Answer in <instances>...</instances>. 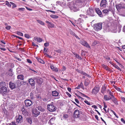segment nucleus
<instances>
[{
  "label": "nucleus",
  "instance_id": "nucleus-1",
  "mask_svg": "<svg viewBox=\"0 0 125 125\" xmlns=\"http://www.w3.org/2000/svg\"><path fill=\"white\" fill-rule=\"evenodd\" d=\"M70 6L68 5V6H69V7L71 9L72 11L76 12L78 10V9L77 8V5L76 4L73 2H72L70 3Z\"/></svg>",
  "mask_w": 125,
  "mask_h": 125
},
{
  "label": "nucleus",
  "instance_id": "nucleus-2",
  "mask_svg": "<svg viewBox=\"0 0 125 125\" xmlns=\"http://www.w3.org/2000/svg\"><path fill=\"white\" fill-rule=\"evenodd\" d=\"M94 30L97 31L100 30L102 29V23L101 22H99L95 24L94 25Z\"/></svg>",
  "mask_w": 125,
  "mask_h": 125
},
{
  "label": "nucleus",
  "instance_id": "nucleus-3",
  "mask_svg": "<svg viewBox=\"0 0 125 125\" xmlns=\"http://www.w3.org/2000/svg\"><path fill=\"white\" fill-rule=\"evenodd\" d=\"M48 110L51 112H53L56 110V108L54 105L52 104H48L47 105Z\"/></svg>",
  "mask_w": 125,
  "mask_h": 125
},
{
  "label": "nucleus",
  "instance_id": "nucleus-4",
  "mask_svg": "<svg viewBox=\"0 0 125 125\" xmlns=\"http://www.w3.org/2000/svg\"><path fill=\"white\" fill-rule=\"evenodd\" d=\"M87 12L89 15L93 16L94 14V10L92 9V7H90L87 10Z\"/></svg>",
  "mask_w": 125,
  "mask_h": 125
},
{
  "label": "nucleus",
  "instance_id": "nucleus-5",
  "mask_svg": "<svg viewBox=\"0 0 125 125\" xmlns=\"http://www.w3.org/2000/svg\"><path fill=\"white\" fill-rule=\"evenodd\" d=\"M0 93L4 95L7 93V88L5 86L1 87L0 88Z\"/></svg>",
  "mask_w": 125,
  "mask_h": 125
},
{
  "label": "nucleus",
  "instance_id": "nucleus-6",
  "mask_svg": "<svg viewBox=\"0 0 125 125\" xmlns=\"http://www.w3.org/2000/svg\"><path fill=\"white\" fill-rule=\"evenodd\" d=\"M116 7L118 10L122 8H125V4L121 2L120 4L116 5Z\"/></svg>",
  "mask_w": 125,
  "mask_h": 125
},
{
  "label": "nucleus",
  "instance_id": "nucleus-7",
  "mask_svg": "<svg viewBox=\"0 0 125 125\" xmlns=\"http://www.w3.org/2000/svg\"><path fill=\"white\" fill-rule=\"evenodd\" d=\"M99 88L95 86L93 89L92 93L93 94L96 95L99 91Z\"/></svg>",
  "mask_w": 125,
  "mask_h": 125
},
{
  "label": "nucleus",
  "instance_id": "nucleus-8",
  "mask_svg": "<svg viewBox=\"0 0 125 125\" xmlns=\"http://www.w3.org/2000/svg\"><path fill=\"white\" fill-rule=\"evenodd\" d=\"M32 115L35 117H36L39 114L40 112L36 109H33L32 110Z\"/></svg>",
  "mask_w": 125,
  "mask_h": 125
},
{
  "label": "nucleus",
  "instance_id": "nucleus-9",
  "mask_svg": "<svg viewBox=\"0 0 125 125\" xmlns=\"http://www.w3.org/2000/svg\"><path fill=\"white\" fill-rule=\"evenodd\" d=\"M107 5V2L106 0H102L101 2L100 6L101 7L104 8Z\"/></svg>",
  "mask_w": 125,
  "mask_h": 125
},
{
  "label": "nucleus",
  "instance_id": "nucleus-10",
  "mask_svg": "<svg viewBox=\"0 0 125 125\" xmlns=\"http://www.w3.org/2000/svg\"><path fill=\"white\" fill-rule=\"evenodd\" d=\"M25 105L27 107L31 106L32 104V102L31 100L28 99L25 100Z\"/></svg>",
  "mask_w": 125,
  "mask_h": 125
},
{
  "label": "nucleus",
  "instance_id": "nucleus-11",
  "mask_svg": "<svg viewBox=\"0 0 125 125\" xmlns=\"http://www.w3.org/2000/svg\"><path fill=\"white\" fill-rule=\"evenodd\" d=\"M80 43L81 44L86 47L87 48L90 49V46L89 44L85 41L83 40H81L80 41Z\"/></svg>",
  "mask_w": 125,
  "mask_h": 125
},
{
  "label": "nucleus",
  "instance_id": "nucleus-12",
  "mask_svg": "<svg viewBox=\"0 0 125 125\" xmlns=\"http://www.w3.org/2000/svg\"><path fill=\"white\" fill-rule=\"evenodd\" d=\"M23 118L21 115H19L17 118L16 119V123H21L23 121Z\"/></svg>",
  "mask_w": 125,
  "mask_h": 125
},
{
  "label": "nucleus",
  "instance_id": "nucleus-13",
  "mask_svg": "<svg viewBox=\"0 0 125 125\" xmlns=\"http://www.w3.org/2000/svg\"><path fill=\"white\" fill-rule=\"evenodd\" d=\"M17 84V83H15V84L10 82L9 83L10 87L11 89H14L15 88L16 86L17 87V86H16Z\"/></svg>",
  "mask_w": 125,
  "mask_h": 125
},
{
  "label": "nucleus",
  "instance_id": "nucleus-14",
  "mask_svg": "<svg viewBox=\"0 0 125 125\" xmlns=\"http://www.w3.org/2000/svg\"><path fill=\"white\" fill-rule=\"evenodd\" d=\"M29 83L31 86H34L35 83L34 80L31 78L29 79L28 81Z\"/></svg>",
  "mask_w": 125,
  "mask_h": 125
},
{
  "label": "nucleus",
  "instance_id": "nucleus-15",
  "mask_svg": "<svg viewBox=\"0 0 125 125\" xmlns=\"http://www.w3.org/2000/svg\"><path fill=\"white\" fill-rule=\"evenodd\" d=\"M81 113V112L78 110H75L74 112V114L76 117H78L79 116Z\"/></svg>",
  "mask_w": 125,
  "mask_h": 125
},
{
  "label": "nucleus",
  "instance_id": "nucleus-16",
  "mask_svg": "<svg viewBox=\"0 0 125 125\" xmlns=\"http://www.w3.org/2000/svg\"><path fill=\"white\" fill-rule=\"evenodd\" d=\"M26 121L30 125H31L32 123V118L31 117H28L26 118Z\"/></svg>",
  "mask_w": 125,
  "mask_h": 125
},
{
  "label": "nucleus",
  "instance_id": "nucleus-17",
  "mask_svg": "<svg viewBox=\"0 0 125 125\" xmlns=\"http://www.w3.org/2000/svg\"><path fill=\"white\" fill-rule=\"evenodd\" d=\"M34 40L39 42H41L42 40V39L38 37H35L34 38Z\"/></svg>",
  "mask_w": 125,
  "mask_h": 125
},
{
  "label": "nucleus",
  "instance_id": "nucleus-18",
  "mask_svg": "<svg viewBox=\"0 0 125 125\" xmlns=\"http://www.w3.org/2000/svg\"><path fill=\"white\" fill-rule=\"evenodd\" d=\"M111 99V97L110 96H108L107 95H105L104 98V99L105 101H108Z\"/></svg>",
  "mask_w": 125,
  "mask_h": 125
},
{
  "label": "nucleus",
  "instance_id": "nucleus-19",
  "mask_svg": "<svg viewBox=\"0 0 125 125\" xmlns=\"http://www.w3.org/2000/svg\"><path fill=\"white\" fill-rule=\"evenodd\" d=\"M95 10L99 16L102 15V13L100 9L98 8H96L95 9Z\"/></svg>",
  "mask_w": 125,
  "mask_h": 125
},
{
  "label": "nucleus",
  "instance_id": "nucleus-20",
  "mask_svg": "<svg viewBox=\"0 0 125 125\" xmlns=\"http://www.w3.org/2000/svg\"><path fill=\"white\" fill-rule=\"evenodd\" d=\"M55 117H53L49 121V123L51 125L53 124L54 121L55 120Z\"/></svg>",
  "mask_w": 125,
  "mask_h": 125
},
{
  "label": "nucleus",
  "instance_id": "nucleus-21",
  "mask_svg": "<svg viewBox=\"0 0 125 125\" xmlns=\"http://www.w3.org/2000/svg\"><path fill=\"white\" fill-rule=\"evenodd\" d=\"M50 68L52 71H53L55 72H58V69L56 67H54L52 65H50Z\"/></svg>",
  "mask_w": 125,
  "mask_h": 125
},
{
  "label": "nucleus",
  "instance_id": "nucleus-22",
  "mask_svg": "<svg viewBox=\"0 0 125 125\" xmlns=\"http://www.w3.org/2000/svg\"><path fill=\"white\" fill-rule=\"evenodd\" d=\"M52 95L53 96H58V93L56 91H53L52 92Z\"/></svg>",
  "mask_w": 125,
  "mask_h": 125
},
{
  "label": "nucleus",
  "instance_id": "nucleus-23",
  "mask_svg": "<svg viewBox=\"0 0 125 125\" xmlns=\"http://www.w3.org/2000/svg\"><path fill=\"white\" fill-rule=\"evenodd\" d=\"M111 98V99H112V101L113 102L116 104H118L116 98H115L114 96L112 97Z\"/></svg>",
  "mask_w": 125,
  "mask_h": 125
},
{
  "label": "nucleus",
  "instance_id": "nucleus-24",
  "mask_svg": "<svg viewBox=\"0 0 125 125\" xmlns=\"http://www.w3.org/2000/svg\"><path fill=\"white\" fill-rule=\"evenodd\" d=\"M36 58L39 62L43 64H44V62L40 58L38 57H36Z\"/></svg>",
  "mask_w": 125,
  "mask_h": 125
},
{
  "label": "nucleus",
  "instance_id": "nucleus-25",
  "mask_svg": "<svg viewBox=\"0 0 125 125\" xmlns=\"http://www.w3.org/2000/svg\"><path fill=\"white\" fill-rule=\"evenodd\" d=\"M24 76L22 75H18L17 76V78L21 80H23L24 79Z\"/></svg>",
  "mask_w": 125,
  "mask_h": 125
},
{
  "label": "nucleus",
  "instance_id": "nucleus-26",
  "mask_svg": "<svg viewBox=\"0 0 125 125\" xmlns=\"http://www.w3.org/2000/svg\"><path fill=\"white\" fill-rule=\"evenodd\" d=\"M6 85L5 83L4 82H0V87L5 86Z\"/></svg>",
  "mask_w": 125,
  "mask_h": 125
},
{
  "label": "nucleus",
  "instance_id": "nucleus-27",
  "mask_svg": "<svg viewBox=\"0 0 125 125\" xmlns=\"http://www.w3.org/2000/svg\"><path fill=\"white\" fill-rule=\"evenodd\" d=\"M106 89V87L105 86H103L102 88V90H101V93H104L105 91V90Z\"/></svg>",
  "mask_w": 125,
  "mask_h": 125
},
{
  "label": "nucleus",
  "instance_id": "nucleus-28",
  "mask_svg": "<svg viewBox=\"0 0 125 125\" xmlns=\"http://www.w3.org/2000/svg\"><path fill=\"white\" fill-rule=\"evenodd\" d=\"M82 22V21H81V19L79 18V19L78 20L75 21V23H77V24H80Z\"/></svg>",
  "mask_w": 125,
  "mask_h": 125
},
{
  "label": "nucleus",
  "instance_id": "nucleus-29",
  "mask_svg": "<svg viewBox=\"0 0 125 125\" xmlns=\"http://www.w3.org/2000/svg\"><path fill=\"white\" fill-rule=\"evenodd\" d=\"M37 21L40 24H41L42 25H44V23L43 22H42V21L41 20H37Z\"/></svg>",
  "mask_w": 125,
  "mask_h": 125
},
{
  "label": "nucleus",
  "instance_id": "nucleus-30",
  "mask_svg": "<svg viewBox=\"0 0 125 125\" xmlns=\"http://www.w3.org/2000/svg\"><path fill=\"white\" fill-rule=\"evenodd\" d=\"M54 27V25L51 22L49 24H48V28H53Z\"/></svg>",
  "mask_w": 125,
  "mask_h": 125
},
{
  "label": "nucleus",
  "instance_id": "nucleus-31",
  "mask_svg": "<svg viewBox=\"0 0 125 125\" xmlns=\"http://www.w3.org/2000/svg\"><path fill=\"white\" fill-rule=\"evenodd\" d=\"M104 69H105L106 70H109V68L108 67L105 65L104 64H103L102 65Z\"/></svg>",
  "mask_w": 125,
  "mask_h": 125
},
{
  "label": "nucleus",
  "instance_id": "nucleus-32",
  "mask_svg": "<svg viewBox=\"0 0 125 125\" xmlns=\"http://www.w3.org/2000/svg\"><path fill=\"white\" fill-rule=\"evenodd\" d=\"M109 11V10L106 9L102 11L103 13L106 14H108Z\"/></svg>",
  "mask_w": 125,
  "mask_h": 125
},
{
  "label": "nucleus",
  "instance_id": "nucleus-33",
  "mask_svg": "<svg viewBox=\"0 0 125 125\" xmlns=\"http://www.w3.org/2000/svg\"><path fill=\"white\" fill-rule=\"evenodd\" d=\"M50 16L52 18L54 19H56L58 18V17L57 16L54 15H50Z\"/></svg>",
  "mask_w": 125,
  "mask_h": 125
},
{
  "label": "nucleus",
  "instance_id": "nucleus-34",
  "mask_svg": "<svg viewBox=\"0 0 125 125\" xmlns=\"http://www.w3.org/2000/svg\"><path fill=\"white\" fill-rule=\"evenodd\" d=\"M75 57L77 58L80 60H81L82 59L81 57L80 56L77 54H75Z\"/></svg>",
  "mask_w": 125,
  "mask_h": 125
},
{
  "label": "nucleus",
  "instance_id": "nucleus-35",
  "mask_svg": "<svg viewBox=\"0 0 125 125\" xmlns=\"http://www.w3.org/2000/svg\"><path fill=\"white\" fill-rule=\"evenodd\" d=\"M114 67L119 70L121 71V69L117 65L115 64L114 65Z\"/></svg>",
  "mask_w": 125,
  "mask_h": 125
},
{
  "label": "nucleus",
  "instance_id": "nucleus-36",
  "mask_svg": "<svg viewBox=\"0 0 125 125\" xmlns=\"http://www.w3.org/2000/svg\"><path fill=\"white\" fill-rule=\"evenodd\" d=\"M26 83V81H23L21 82V85H25Z\"/></svg>",
  "mask_w": 125,
  "mask_h": 125
},
{
  "label": "nucleus",
  "instance_id": "nucleus-37",
  "mask_svg": "<svg viewBox=\"0 0 125 125\" xmlns=\"http://www.w3.org/2000/svg\"><path fill=\"white\" fill-rule=\"evenodd\" d=\"M17 34L18 35H20L21 36H23V33L20 32V31H17Z\"/></svg>",
  "mask_w": 125,
  "mask_h": 125
},
{
  "label": "nucleus",
  "instance_id": "nucleus-38",
  "mask_svg": "<svg viewBox=\"0 0 125 125\" xmlns=\"http://www.w3.org/2000/svg\"><path fill=\"white\" fill-rule=\"evenodd\" d=\"M80 87L81 88L83 89H84L83 85L82 83H81L79 85Z\"/></svg>",
  "mask_w": 125,
  "mask_h": 125
},
{
  "label": "nucleus",
  "instance_id": "nucleus-39",
  "mask_svg": "<svg viewBox=\"0 0 125 125\" xmlns=\"http://www.w3.org/2000/svg\"><path fill=\"white\" fill-rule=\"evenodd\" d=\"M6 5H7L9 7H11V4H10L9 2L8 1H6Z\"/></svg>",
  "mask_w": 125,
  "mask_h": 125
},
{
  "label": "nucleus",
  "instance_id": "nucleus-40",
  "mask_svg": "<svg viewBox=\"0 0 125 125\" xmlns=\"http://www.w3.org/2000/svg\"><path fill=\"white\" fill-rule=\"evenodd\" d=\"M115 88L118 91H119L120 92V91H121V89L120 88H119L117 86L115 87Z\"/></svg>",
  "mask_w": 125,
  "mask_h": 125
},
{
  "label": "nucleus",
  "instance_id": "nucleus-41",
  "mask_svg": "<svg viewBox=\"0 0 125 125\" xmlns=\"http://www.w3.org/2000/svg\"><path fill=\"white\" fill-rule=\"evenodd\" d=\"M121 98L122 101L124 103H125V97H121Z\"/></svg>",
  "mask_w": 125,
  "mask_h": 125
},
{
  "label": "nucleus",
  "instance_id": "nucleus-42",
  "mask_svg": "<svg viewBox=\"0 0 125 125\" xmlns=\"http://www.w3.org/2000/svg\"><path fill=\"white\" fill-rule=\"evenodd\" d=\"M25 37L27 39H29L30 36L29 35L27 34H25L24 35Z\"/></svg>",
  "mask_w": 125,
  "mask_h": 125
},
{
  "label": "nucleus",
  "instance_id": "nucleus-43",
  "mask_svg": "<svg viewBox=\"0 0 125 125\" xmlns=\"http://www.w3.org/2000/svg\"><path fill=\"white\" fill-rule=\"evenodd\" d=\"M51 117L52 115H48L46 118V120L47 121Z\"/></svg>",
  "mask_w": 125,
  "mask_h": 125
},
{
  "label": "nucleus",
  "instance_id": "nucleus-44",
  "mask_svg": "<svg viewBox=\"0 0 125 125\" xmlns=\"http://www.w3.org/2000/svg\"><path fill=\"white\" fill-rule=\"evenodd\" d=\"M112 31L114 33H116L117 32V28H116L115 27V28L114 29H113L112 30Z\"/></svg>",
  "mask_w": 125,
  "mask_h": 125
},
{
  "label": "nucleus",
  "instance_id": "nucleus-45",
  "mask_svg": "<svg viewBox=\"0 0 125 125\" xmlns=\"http://www.w3.org/2000/svg\"><path fill=\"white\" fill-rule=\"evenodd\" d=\"M11 28V26L8 25L5 27V29L7 30H10Z\"/></svg>",
  "mask_w": 125,
  "mask_h": 125
},
{
  "label": "nucleus",
  "instance_id": "nucleus-46",
  "mask_svg": "<svg viewBox=\"0 0 125 125\" xmlns=\"http://www.w3.org/2000/svg\"><path fill=\"white\" fill-rule=\"evenodd\" d=\"M21 111L23 112H24L25 113L26 111V110L25 109L24 107L23 106L22 107Z\"/></svg>",
  "mask_w": 125,
  "mask_h": 125
},
{
  "label": "nucleus",
  "instance_id": "nucleus-47",
  "mask_svg": "<svg viewBox=\"0 0 125 125\" xmlns=\"http://www.w3.org/2000/svg\"><path fill=\"white\" fill-rule=\"evenodd\" d=\"M80 17H82V18H86V16L84 15H83V14H81V15H80Z\"/></svg>",
  "mask_w": 125,
  "mask_h": 125
},
{
  "label": "nucleus",
  "instance_id": "nucleus-48",
  "mask_svg": "<svg viewBox=\"0 0 125 125\" xmlns=\"http://www.w3.org/2000/svg\"><path fill=\"white\" fill-rule=\"evenodd\" d=\"M80 94L81 95V96H82L84 97H87V98L88 97V96H86V95H85L84 94H83L81 93H80Z\"/></svg>",
  "mask_w": 125,
  "mask_h": 125
},
{
  "label": "nucleus",
  "instance_id": "nucleus-49",
  "mask_svg": "<svg viewBox=\"0 0 125 125\" xmlns=\"http://www.w3.org/2000/svg\"><path fill=\"white\" fill-rule=\"evenodd\" d=\"M84 102L89 105H90V104L87 101L85 100L84 101Z\"/></svg>",
  "mask_w": 125,
  "mask_h": 125
},
{
  "label": "nucleus",
  "instance_id": "nucleus-50",
  "mask_svg": "<svg viewBox=\"0 0 125 125\" xmlns=\"http://www.w3.org/2000/svg\"><path fill=\"white\" fill-rule=\"evenodd\" d=\"M44 45L45 47H47L49 46V43H44Z\"/></svg>",
  "mask_w": 125,
  "mask_h": 125
},
{
  "label": "nucleus",
  "instance_id": "nucleus-51",
  "mask_svg": "<svg viewBox=\"0 0 125 125\" xmlns=\"http://www.w3.org/2000/svg\"><path fill=\"white\" fill-rule=\"evenodd\" d=\"M109 95L112 96V97H113L114 96H113V93H112L111 91H109Z\"/></svg>",
  "mask_w": 125,
  "mask_h": 125
},
{
  "label": "nucleus",
  "instance_id": "nucleus-52",
  "mask_svg": "<svg viewBox=\"0 0 125 125\" xmlns=\"http://www.w3.org/2000/svg\"><path fill=\"white\" fill-rule=\"evenodd\" d=\"M18 9L19 10L23 11L24 10L25 8H19Z\"/></svg>",
  "mask_w": 125,
  "mask_h": 125
},
{
  "label": "nucleus",
  "instance_id": "nucleus-53",
  "mask_svg": "<svg viewBox=\"0 0 125 125\" xmlns=\"http://www.w3.org/2000/svg\"><path fill=\"white\" fill-rule=\"evenodd\" d=\"M89 84L86 81H85L84 82V85L85 86H87Z\"/></svg>",
  "mask_w": 125,
  "mask_h": 125
},
{
  "label": "nucleus",
  "instance_id": "nucleus-54",
  "mask_svg": "<svg viewBox=\"0 0 125 125\" xmlns=\"http://www.w3.org/2000/svg\"><path fill=\"white\" fill-rule=\"evenodd\" d=\"M68 117V115L66 114H64L63 115V117L64 118H67Z\"/></svg>",
  "mask_w": 125,
  "mask_h": 125
},
{
  "label": "nucleus",
  "instance_id": "nucleus-55",
  "mask_svg": "<svg viewBox=\"0 0 125 125\" xmlns=\"http://www.w3.org/2000/svg\"><path fill=\"white\" fill-rule=\"evenodd\" d=\"M66 94L69 97H71V95L69 93H68L67 92H66Z\"/></svg>",
  "mask_w": 125,
  "mask_h": 125
},
{
  "label": "nucleus",
  "instance_id": "nucleus-56",
  "mask_svg": "<svg viewBox=\"0 0 125 125\" xmlns=\"http://www.w3.org/2000/svg\"><path fill=\"white\" fill-rule=\"evenodd\" d=\"M19 49L20 51H22V52H24V51H25L24 49V48H19Z\"/></svg>",
  "mask_w": 125,
  "mask_h": 125
},
{
  "label": "nucleus",
  "instance_id": "nucleus-57",
  "mask_svg": "<svg viewBox=\"0 0 125 125\" xmlns=\"http://www.w3.org/2000/svg\"><path fill=\"white\" fill-rule=\"evenodd\" d=\"M27 62L29 63H32V62L29 59H27Z\"/></svg>",
  "mask_w": 125,
  "mask_h": 125
},
{
  "label": "nucleus",
  "instance_id": "nucleus-58",
  "mask_svg": "<svg viewBox=\"0 0 125 125\" xmlns=\"http://www.w3.org/2000/svg\"><path fill=\"white\" fill-rule=\"evenodd\" d=\"M61 49H59L56 51V52L58 53H61Z\"/></svg>",
  "mask_w": 125,
  "mask_h": 125
},
{
  "label": "nucleus",
  "instance_id": "nucleus-59",
  "mask_svg": "<svg viewBox=\"0 0 125 125\" xmlns=\"http://www.w3.org/2000/svg\"><path fill=\"white\" fill-rule=\"evenodd\" d=\"M121 121L123 123L125 124V121L124 120L123 118H121Z\"/></svg>",
  "mask_w": 125,
  "mask_h": 125
},
{
  "label": "nucleus",
  "instance_id": "nucleus-60",
  "mask_svg": "<svg viewBox=\"0 0 125 125\" xmlns=\"http://www.w3.org/2000/svg\"><path fill=\"white\" fill-rule=\"evenodd\" d=\"M70 33L72 35H74L75 34V33H74V32L72 31H70Z\"/></svg>",
  "mask_w": 125,
  "mask_h": 125
},
{
  "label": "nucleus",
  "instance_id": "nucleus-61",
  "mask_svg": "<svg viewBox=\"0 0 125 125\" xmlns=\"http://www.w3.org/2000/svg\"><path fill=\"white\" fill-rule=\"evenodd\" d=\"M75 101L78 104L79 103V102L77 99L75 98Z\"/></svg>",
  "mask_w": 125,
  "mask_h": 125
},
{
  "label": "nucleus",
  "instance_id": "nucleus-62",
  "mask_svg": "<svg viewBox=\"0 0 125 125\" xmlns=\"http://www.w3.org/2000/svg\"><path fill=\"white\" fill-rule=\"evenodd\" d=\"M92 107L95 109H97V107L95 105H93L92 106Z\"/></svg>",
  "mask_w": 125,
  "mask_h": 125
},
{
  "label": "nucleus",
  "instance_id": "nucleus-63",
  "mask_svg": "<svg viewBox=\"0 0 125 125\" xmlns=\"http://www.w3.org/2000/svg\"><path fill=\"white\" fill-rule=\"evenodd\" d=\"M26 9L29 10L31 11V10H32V9H31L30 8H29L28 7H26Z\"/></svg>",
  "mask_w": 125,
  "mask_h": 125
},
{
  "label": "nucleus",
  "instance_id": "nucleus-64",
  "mask_svg": "<svg viewBox=\"0 0 125 125\" xmlns=\"http://www.w3.org/2000/svg\"><path fill=\"white\" fill-rule=\"evenodd\" d=\"M16 7V5L14 3L12 5V8H15V7Z\"/></svg>",
  "mask_w": 125,
  "mask_h": 125
}]
</instances>
